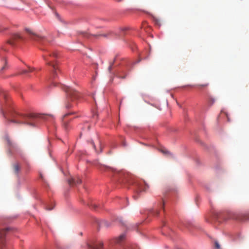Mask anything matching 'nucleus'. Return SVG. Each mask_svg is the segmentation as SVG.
I'll use <instances>...</instances> for the list:
<instances>
[{
  "mask_svg": "<svg viewBox=\"0 0 249 249\" xmlns=\"http://www.w3.org/2000/svg\"><path fill=\"white\" fill-rule=\"evenodd\" d=\"M8 123H13L17 124H26L31 126H34L40 119L46 120L50 116L45 115H36L31 114L25 116L17 112H11L7 116Z\"/></svg>",
  "mask_w": 249,
  "mask_h": 249,
  "instance_id": "obj_1",
  "label": "nucleus"
},
{
  "mask_svg": "<svg viewBox=\"0 0 249 249\" xmlns=\"http://www.w3.org/2000/svg\"><path fill=\"white\" fill-rule=\"evenodd\" d=\"M62 89L65 90L67 93L68 97V103L66 104V107L67 108H71L73 107V105L69 103V101L75 102L78 100L80 97V93L76 90L72 89L71 87L63 85L62 86Z\"/></svg>",
  "mask_w": 249,
  "mask_h": 249,
  "instance_id": "obj_2",
  "label": "nucleus"
},
{
  "mask_svg": "<svg viewBox=\"0 0 249 249\" xmlns=\"http://www.w3.org/2000/svg\"><path fill=\"white\" fill-rule=\"evenodd\" d=\"M58 54L56 52L47 53L43 55V57L44 60L47 62V64L50 66H52L54 70H56L55 65L54 64V59L57 57Z\"/></svg>",
  "mask_w": 249,
  "mask_h": 249,
  "instance_id": "obj_3",
  "label": "nucleus"
},
{
  "mask_svg": "<svg viewBox=\"0 0 249 249\" xmlns=\"http://www.w3.org/2000/svg\"><path fill=\"white\" fill-rule=\"evenodd\" d=\"M26 31L29 35L30 38L32 40L36 41L43 45H45L46 43L48 42V40L46 38H44V37L39 36L30 29H26Z\"/></svg>",
  "mask_w": 249,
  "mask_h": 249,
  "instance_id": "obj_4",
  "label": "nucleus"
},
{
  "mask_svg": "<svg viewBox=\"0 0 249 249\" xmlns=\"http://www.w3.org/2000/svg\"><path fill=\"white\" fill-rule=\"evenodd\" d=\"M76 114L75 111H71L65 114L62 118L63 126L66 130H68L69 127V122L72 120L73 118H69V117L72 115Z\"/></svg>",
  "mask_w": 249,
  "mask_h": 249,
  "instance_id": "obj_5",
  "label": "nucleus"
},
{
  "mask_svg": "<svg viewBox=\"0 0 249 249\" xmlns=\"http://www.w3.org/2000/svg\"><path fill=\"white\" fill-rule=\"evenodd\" d=\"M136 185L137 189L135 192V194L133 196L135 199H137L138 198V196L141 192L145 191L148 188V186L144 181L137 183Z\"/></svg>",
  "mask_w": 249,
  "mask_h": 249,
  "instance_id": "obj_6",
  "label": "nucleus"
},
{
  "mask_svg": "<svg viewBox=\"0 0 249 249\" xmlns=\"http://www.w3.org/2000/svg\"><path fill=\"white\" fill-rule=\"evenodd\" d=\"M9 228L0 230V249H3L5 247V236Z\"/></svg>",
  "mask_w": 249,
  "mask_h": 249,
  "instance_id": "obj_7",
  "label": "nucleus"
},
{
  "mask_svg": "<svg viewBox=\"0 0 249 249\" xmlns=\"http://www.w3.org/2000/svg\"><path fill=\"white\" fill-rule=\"evenodd\" d=\"M125 240V235L124 234H122L120 236H119L118 238H116L113 239L111 241V245L112 246H114L115 245H117L121 246L122 245L123 243Z\"/></svg>",
  "mask_w": 249,
  "mask_h": 249,
  "instance_id": "obj_8",
  "label": "nucleus"
},
{
  "mask_svg": "<svg viewBox=\"0 0 249 249\" xmlns=\"http://www.w3.org/2000/svg\"><path fill=\"white\" fill-rule=\"evenodd\" d=\"M21 36L17 34H15L12 35L11 39L8 40V42L9 44L12 46H15L16 43L19 40L21 39Z\"/></svg>",
  "mask_w": 249,
  "mask_h": 249,
  "instance_id": "obj_9",
  "label": "nucleus"
},
{
  "mask_svg": "<svg viewBox=\"0 0 249 249\" xmlns=\"http://www.w3.org/2000/svg\"><path fill=\"white\" fill-rule=\"evenodd\" d=\"M88 249H102L103 246V243L101 241H98L93 245L87 244Z\"/></svg>",
  "mask_w": 249,
  "mask_h": 249,
  "instance_id": "obj_10",
  "label": "nucleus"
},
{
  "mask_svg": "<svg viewBox=\"0 0 249 249\" xmlns=\"http://www.w3.org/2000/svg\"><path fill=\"white\" fill-rule=\"evenodd\" d=\"M69 184L70 185L79 184L81 183V180L79 178H71L68 180Z\"/></svg>",
  "mask_w": 249,
  "mask_h": 249,
  "instance_id": "obj_11",
  "label": "nucleus"
},
{
  "mask_svg": "<svg viewBox=\"0 0 249 249\" xmlns=\"http://www.w3.org/2000/svg\"><path fill=\"white\" fill-rule=\"evenodd\" d=\"M14 171L15 174H18L20 171V166L18 164H15L13 165Z\"/></svg>",
  "mask_w": 249,
  "mask_h": 249,
  "instance_id": "obj_12",
  "label": "nucleus"
},
{
  "mask_svg": "<svg viewBox=\"0 0 249 249\" xmlns=\"http://www.w3.org/2000/svg\"><path fill=\"white\" fill-rule=\"evenodd\" d=\"M34 69L33 68L29 67L27 70H23L21 72L22 74H26L29 72H32L34 71Z\"/></svg>",
  "mask_w": 249,
  "mask_h": 249,
  "instance_id": "obj_13",
  "label": "nucleus"
},
{
  "mask_svg": "<svg viewBox=\"0 0 249 249\" xmlns=\"http://www.w3.org/2000/svg\"><path fill=\"white\" fill-rule=\"evenodd\" d=\"M209 83H205L203 84H197L196 85V87H197L199 89H203L207 87Z\"/></svg>",
  "mask_w": 249,
  "mask_h": 249,
  "instance_id": "obj_14",
  "label": "nucleus"
},
{
  "mask_svg": "<svg viewBox=\"0 0 249 249\" xmlns=\"http://www.w3.org/2000/svg\"><path fill=\"white\" fill-rule=\"evenodd\" d=\"M112 33H113L112 31H108L106 34H101V35H96V36H103L104 37H107L108 36H109L111 35Z\"/></svg>",
  "mask_w": 249,
  "mask_h": 249,
  "instance_id": "obj_15",
  "label": "nucleus"
},
{
  "mask_svg": "<svg viewBox=\"0 0 249 249\" xmlns=\"http://www.w3.org/2000/svg\"><path fill=\"white\" fill-rule=\"evenodd\" d=\"M161 152L163 154H165V155H167L168 156H172V154L170 153V152L169 151H168L167 150H166V149H162L161 150Z\"/></svg>",
  "mask_w": 249,
  "mask_h": 249,
  "instance_id": "obj_16",
  "label": "nucleus"
},
{
  "mask_svg": "<svg viewBox=\"0 0 249 249\" xmlns=\"http://www.w3.org/2000/svg\"><path fill=\"white\" fill-rule=\"evenodd\" d=\"M215 99L213 97H210L209 98V103L210 105H212L215 102Z\"/></svg>",
  "mask_w": 249,
  "mask_h": 249,
  "instance_id": "obj_17",
  "label": "nucleus"
},
{
  "mask_svg": "<svg viewBox=\"0 0 249 249\" xmlns=\"http://www.w3.org/2000/svg\"><path fill=\"white\" fill-rule=\"evenodd\" d=\"M214 245H215V248L216 249H220V245L218 244V243L217 242H215Z\"/></svg>",
  "mask_w": 249,
  "mask_h": 249,
  "instance_id": "obj_18",
  "label": "nucleus"
},
{
  "mask_svg": "<svg viewBox=\"0 0 249 249\" xmlns=\"http://www.w3.org/2000/svg\"><path fill=\"white\" fill-rule=\"evenodd\" d=\"M113 63H114V62H112V63H110V65H109V67H108V71H109V72H110V71H111V69H112V66H113Z\"/></svg>",
  "mask_w": 249,
  "mask_h": 249,
  "instance_id": "obj_19",
  "label": "nucleus"
},
{
  "mask_svg": "<svg viewBox=\"0 0 249 249\" xmlns=\"http://www.w3.org/2000/svg\"><path fill=\"white\" fill-rule=\"evenodd\" d=\"M164 203L163 201H162L160 203L159 207H160L161 209H164Z\"/></svg>",
  "mask_w": 249,
  "mask_h": 249,
  "instance_id": "obj_20",
  "label": "nucleus"
},
{
  "mask_svg": "<svg viewBox=\"0 0 249 249\" xmlns=\"http://www.w3.org/2000/svg\"><path fill=\"white\" fill-rule=\"evenodd\" d=\"M90 206L94 209H95L98 207V206L95 203H91Z\"/></svg>",
  "mask_w": 249,
  "mask_h": 249,
  "instance_id": "obj_21",
  "label": "nucleus"
},
{
  "mask_svg": "<svg viewBox=\"0 0 249 249\" xmlns=\"http://www.w3.org/2000/svg\"><path fill=\"white\" fill-rule=\"evenodd\" d=\"M83 36L85 37H89V35L87 33H84Z\"/></svg>",
  "mask_w": 249,
  "mask_h": 249,
  "instance_id": "obj_22",
  "label": "nucleus"
},
{
  "mask_svg": "<svg viewBox=\"0 0 249 249\" xmlns=\"http://www.w3.org/2000/svg\"><path fill=\"white\" fill-rule=\"evenodd\" d=\"M53 207H50L49 206H47V207H46V209L47 210H51L53 209Z\"/></svg>",
  "mask_w": 249,
  "mask_h": 249,
  "instance_id": "obj_23",
  "label": "nucleus"
},
{
  "mask_svg": "<svg viewBox=\"0 0 249 249\" xmlns=\"http://www.w3.org/2000/svg\"><path fill=\"white\" fill-rule=\"evenodd\" d=\"M155 213V214L156 215H158L159 214V212L158 210H156L155 212H154Z\"/></svg>",
  "mask_w": 249,
  "mask_h": 249,
  "instance_id": "obj_24",
  "label": "nucleus"
},
{
  "mask_svg": "<svg viewBox=\"0 0 249 249\" xmlns=\"http://www.w3.org/2000/svg\"><path fill=\"white\" fill-rule=\"evenodd\" d=\"M91 143H92V144L93 147L94 148V149L96 150V148H95V144H94V142H91Z\"/></svg>",
  "mask_w": 249,
  "mask_h": 249,
  "instance_id": "obj_25",
  "label": "nucleus"
},
{
  "mask_svg": "<svg viewBox=\"0 0 249 249\" xmlns=\"http://www.w3.org/2000/svg\"><path fill=\"white\" fill-rule=\"evenodd\" d=\"M2 96H3V98H4L5 99H6V96H7V95H6V94H2Z\"/></svg>",
  "mask_w": 249,
  "mask_h": 249,
  "instance_id": "obj_26",
  "label": "nucleus"
},
{
  "mask_svg": "<svg viewBox=\"0 0 249 249\" xmlns=\"http://www.w3.org/2000/svg\"><path fill=\"white\" fill-rule=\"evenodd\" d=\"M125 77V76H121V75H119V77L120 78H124Z\"/></svg>",
  "mask_w": 249,
  "mask_h": 249,
  "instance_id": "obj_27",
  "label": "nucleus"
},
{
  "mask_svg": "<svg viewBox=\"0 0 249 249\" xmlns=\"http://www.w3.org/2000/svg\"><path fill=\"white\" fill-rule=\"evenodd\" d=\"M80 117V115H77V116L74 117V118H76V117Z\"/></svg>",
  "mask_w": 249,
  "mask_h": 249,
  "instance_id": "obj_28",
  "label": "nucleus"
},
{
  "mask_svg": "<svg viewBox=\"0 0 249 249\" xmlns=\"http://www.w3.org/2000/svg\"><path fill=\"white\" fill-rule=\"evenodd\" d=\"M41 50H43V51H45V50L43 48H41Z\"/></svg>",
  "mask_w": 249,
  "mask_h": 249,
  "instance_id": "obj_29",
  "label": "nucleus"
},
{
  "mask_svg": "<svg viewBox=\"0 0 249 249\" xmlns=\"http://www.w3.org/2000/svg\"><path fill=\"white\" fill-rule=\"evenodd\" d=\"M226 115H227V118H228V120H229L228 116L227 114H226Z\"/></svg>",
  "mask_w": 249,
  "mask_h": 249,
  "instance_id": "obj_30",
  "label": "nucleus"
},
{
  "mask_svg": "<svg viewBox=\"0 0 249 249\" xmlns=\"http://www.w3.org/2000/svg\"><path fill=\"white\" fill-rule=\"evenodd\" d=\"M100 149H101V151H102V147L101 146H100Z\"/></svg>",
  "mask_w": 249,
  "mask_h": 249,
  "instance_id": "obj_31",
  "label": "nucleus"
},
{
  "mask_svg": "<svg viewBox=\"0 0 249 249\" xmlns=\"http://www.w3.org/2000/svg\"><path fill=\"white\" fill-rule=\"evenodd\" d=\"M118 1H122V0H117Z\"/></svg>",
  "mask_w": 249,
  "mask_h": 249,
  "instance_id": "obj_32",
  "label": "nucleus"
},
{
  "mask_svg": "<svg viewBox=\"0 0 249 249\" xmlns=\"http://www.w3.org/2000/svg\"><path fill=\"white\" fill-rule=\"evenodd\" d=\"M40 177L42 178V176L41 175H40Z\"/></svg>",
  "mask_w": 249,
  "mask_h": 249,
  "instance_id": "obj_33",
  "label": "nucleus"
},
{
  "mask_svg": "<svg viewBox=\"0 0 249 249\" xmlns=\"http://www.w3.org/2000/svg\"><path fill=\"white\" fill-rule=\"evenodd\" d=\"M248 219H249V216H248Z\"/></svg>",
  "mask_w": 249,
  "mask_h": 249,
  "instance_id": "obj_34",
  "label": "nucleus"
}]
</instances>
